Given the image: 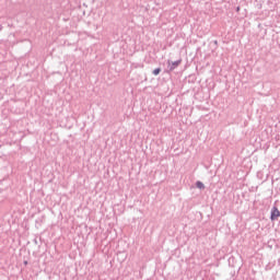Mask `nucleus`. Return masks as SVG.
Returning <instances> with one entry per match:
<instances>
[{
	"label": "nucleus",
	"instance_id": "obj_4",
	"mask_svg": "<svg viewBox=\"0 0 280 280\" xmlns=\"http://www.w3.org/2000/svg\"><path fill=\"white\" fill-rule=\"evenodd\" d=\"M153 75H159L161 73V68H156L152 71Z\"/></svg>",
	"mask_w": 280,
	"mask_h": 280
},
{
	"label": "nucleus",
	"instance_id": "obj_3",
	"mask_svg": "<svg viewBox=\"0 0 280 280\" xmlns=\"http://www.w3.org/2000/svg\"><path fill=\"white\" fill-rule=\"evenodd\" d=\"M196 188L197 189H205V184L200 180L196 182Z\"/></svg>",
	"mask_w": 280,
	"mask_h": 280
},
{
	"label": "nucleus",
	"instance_id": "obj_5",
	"mask_svg": "<svg viewBox=\"0 0 280 280\" xmlns=\"http://www.w3.org/2000/svg\"><path fill=\"white\" fill-rule=\"evenodd\" d=\"M24 265L27 266V260L24 261Z\"/></svg>",
	"mask_w": 280,
	"mask_h": 280
},
{
	"label": "nucleus",
	"instance_id": "obj_1",
	"mask_svg": "<svg viewBox=\"0 0 280 280\" xmlns=\"http://www.w3.org/2000/svg\"><path fill=\"white\" fill-rule=\"evenodd\" d=\"M170 65V71H174V69H177L180 66V62H183V60H177V61H167Z\"/></svg>",
	"mask_w": 280,
	"mask_h": 280
},
{
	"label": "nucleus",
	"instance_id": "obj_2",
	"mask_svg": "<svg viewBox=\"0 0 280 280\" xmlns=\"http://www.w3.org/2000/svg\"><path fill=\"white\" fill-rule=\"evenodd\" d=\"M279 215H280L279 209H277V207H273L271 210L270 220H277V218H279Z\"/></svg>",
	"mask_w": 280,
	"mask_h": 280
}]
</instances>
